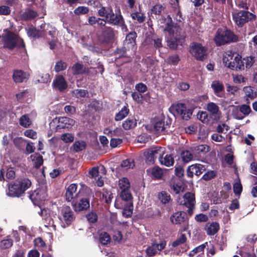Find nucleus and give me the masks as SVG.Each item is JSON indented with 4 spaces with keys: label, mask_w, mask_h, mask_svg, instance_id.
<instances>
[{
    "label": "nucleus",
    "mask_w": 257,
    "mask_h": 257,
    "mask_svg": "<svg viewBox=\"0 0 257 257\" xmlns=\"http://www.w3.org/2000/svg\"><path fill=\"white\" fill-rule=\"evenodd\" d=\"M137 37V34L136 32H131L126 36L124 44L131 49L132 51H134L135 47L136 39Z\"/></svg>",
    "instance_id": "22"
},
{
    "label": "nucleus",
    "mask_w": 257,
    "mask_h": 257,
    "mask_svg": "<svg viewBox=\"0 0 257 257\" xmlns=\"http://www.w3.org/2000/svg\"><path fill=\"white\" fill-rule=\"evenodd\" d=\"M164 148L161 147L157 146L146 150L144 155L145 157V162L148 165L154 164L157 158L163 156Z\"/></svg>",
    "instance_id": "9"
},
{
    "label": "nucleus",
    "mask_w": 257,
    "mask_h": 257,
    "mask_svg": "<svg viewBox=\"0 0 257 257\" xmlns=\"http://www.w3.org/2000/svg\"><path fill=\"white\" fill-rule=\"evenodd\" d=\"M213 40L217 46H221L232 42H236L238 37L234 33L226 28L217 29Z\"/></svg>",
    "instance_id": "3"
},
{
    "label": "nucleus",
    "mask_w": 257,
    "mask_h": 257,
    "mask_svg": "<svg viewBox=\"0 0 257 257\" xmlns=\"http://www.w3.org/2000/svg\"><path fill=\"white\" fill-rule=\"evenodd\" d=\"M77 185L75 183H72L69 185L66 190L65 194V199L67 202L71 203L76 198L77 193Z\"/></svg>",
    "instance_id": "19"
},
{
    "label": "nucleus",
    "mask_w": 257,
    "mask_h": 257,
    "mask_svg": "<svg viewBox=\"0 0 257 257\" xmlns=\"http://www.w3.org/2000/svg\"><path fill=\"white\" fill-rule=\"evenodd\" d=\"M115 31L110 27H105L102 30V34L99 36V40L102 44L112 43L114 41Z\"/></svg>",
    "instance_id": "13"
},
{
    "label": "nucleus",
    "mask_w": 257,
    "mask_h": 257,
    "mask_svg": "<svg viewBox=\"0 0 257 257\" xmlns=\"http://www.w3.org/2000/svg\"><path fill=\"white\" fill-rule=\"evenodd\" d=\"M165 8L164 5L157 4L152 8L151 13L155 15H161Z\"/></svg>",
    "instance_id": "40"
},
{
    "label": "nucleus",
    "mask_w": 257,
    "mask_h": 257,
    "mask_svg": "<svg viewBox=\"0 0 257 257\" xmlns=\"http://www.w3.org/2000/svg\"><path fill=\"white\" fill-rule=\"evenodd\" d=\"M158 198L163 204L168 203L171 200L170 195L166 191H162L159 193Z\"/></svg>",
    "instance_id": "35"
},
{
    "label": "nucleus",
    "mask_w": 257,
    "mask_h": 257,
    "mask_svg": "<svg viewBox=\"0 0 257 257\" xmlns=\"http://www.w3.org/2000/svg\"><path fill=\"white\" fill-rule=\"evenodd\" d=\"M113 194L110 191H105L102 194V198L105 200V203L109 204L113 198Z\"/></svg>",
    "instance_id": "57"
},
{
    "label": "nucleus",
    "mask_w": 257,
    "mask_h": 257,
    "mask_svg": "<svg viewBox=\"0 0 257 257\" xmlns=\"http://www.w3.org/2000/svg\"><path fill=\"white\" fill-rule=\"evenodd\" d=\"M131 17L134 20H137L139 23H142L145 21L146 17L143 13L135 12L131 14Z\"/></svg>",
    "instance_id": "47"
},
{
    "label": "nucleus",
    "mask_w": 257,
    "mask_h": 257,
    "mask_svg": "<svg viewBox=\"0 0 257 257\" xmlns=\"http://www.w3.org/2000/svg\"><path fill=\"white\" fill-rule=\"evenodd\" d=\"M88 175L91 178L96 179L99 176V168L98 167L92 168L88 172Z\"/></svg>",
    "instance_id": "60"
},
{
    "label": "nucleus",
    "mask_w": 257,
    "mask_h": 257,
    "mask_svg": "<svg viewBox=\"0 0 257 257\" xmlns=\"http://www.w3.org/2000/svg\"><path fill=\"white\" fill-rule=\"evenodd\" d=\"M72 206L76 212H82L90 208L89 198L86 197L80 191L77 192L76 198L71 203Z\"/></svg>",
    "instance_id": "6"
},
{
    "label": "nucleus",
    "mask_w": 257,
    "mask_h": 257,
    "mask_svg": "<svg viewBox=\"0 0 257 257\" xmlns=\"http://www.w3.org/2000/svg\"><path fill=\"white\" fill-rule=\"evenodd\" d=\"M211 87L216 96L221 97V93L224 90V87L222 82L218 80H214L212 82Z\"/></svg>",
    "instance_id": "28"
},
{
    "label": "nucleus",
    "mask_w": 257,
    "mask_h": 257,
    "mask_svg": "<svg viewBox=\"0 0 257 257\" xmlns=\"http://www.w3.org/2000/svg\"><path fill=\"white\" fill-rule=\"evenodd\" d=\"M72 147L74 152H79L85 149L86 143L83 141H77L73 144Z\"/></svg>",
    "instance_id": "38"
},
{
    "label": "nucleus",
    "mask_w": 257,
    "mask_h": 257,
    "mask_svg": "<svg viewBox=\"0 0 257 257\" xmlns=\"http://www.w3.org/2000/svg\"><path fill=\"white\" fill-rule=\"evenodd\" d=\"M170 109L185 120H188L191 118L193 111V109L187 108L185 104L183 103H178L172 105Z\"/></svg>",
    "instance_id": "10"
},
{
    "label": "nucleus",
    "mask_w": 257,
    "mask_h": 257,
    "mask_svg": "<svg viewBox=\"0 0 257 257\" xmlns=\"http://www.w3.org/2000/svg\"><path fill=\"white\" fill-rule=\"evenodd\" d=\"M61 213L62 215L64 223L63 227H66L71 224L75 218V214L70 207L63 206Z\"/></svg>",
    "instance_id": "14"
},
{
    "label": "nucleus",
    "mask_w": 257,
    "mask_h": 257,
    "mask_svg": "<svg viewBox=\"0 0 257 257\" xmlns=\"http://www.w3.org/2000/svg\"><path fill=\"white\" fill-rule=\"evenodd\" d=\"M137 124V121L133 117H129L122 123V126L125 130H129L135 128Z\"/></svg>",
    "instance_id": "29"
},
{
    "label": "nucleus",
    "mask_w": 257,
    "mask_h": 257,
    "mask_svg": "<svg viewBox=\"0 0 257 257\" xmlns=\"http://www.w3.org/2000/svg\"><path fill=\"white\" fill-rule=\"evenodd\" d=\"M99 240L102 244L106 245L110 242L111 238L108 233L103 232L99 235Z\"/></svg>",
    "instance_id": "44"
},
{
    "label": "nucleus",
    "mask_w": 257,
    "mask_h": 257,
    "mask_svg": "<svg viewBox=\"0 0 257 257\" xmlns=\"http://www.w3.org/2000/svg\"><path fill=\"white\" fill-rule=\"evenodd\" d=\"M38 15L37 12L30 8L27 9L24 12L21 14V19L24 21H27L35 19Z\"/></svg>",
    "instance_id": "27"
},
{
    "label": "nucleus",
    "mask_w": 257,
    "mask_h": 257,
    "mask_svg": "<svg viewBox=\"0 0 257 257\" xmlns=\"http://www.w3.org/2000/svg\"><path fill=\"white\" fill-rule=\"evenodd\" d=\"M130 112L129 109L127 107L124 106H123L121 110L117 113L114 117V119L115 121H120L122 120L124 118H125L128 114Z\"/></svg>",
    "instance_id": "34"
},
{
    "label": "nucleus",
    "mask_w": 257,
    "mask_h": 257,
    "mask_svg": "<svg viewBox=\"0 0 257 257\" xmlns=\"http://www.w3.org/2000/svg\"><path fill=\"white\" fill-rule=\"evenodd\" d=\"M148 173H150L155 179H160L163 175V172L159 167L155 166L150 170H147Z\"/></svg>",
    "instance_id": "33"
},
{
    "label": "nucleus",
    "mask_w": 257,
    "mask_h": 257,
    "mask_svg": "<svg viewBox=\"0 0 257 257\" xmlns=\"http://www.w3.org/2000/svg\"><path fill=\"white\" fill-rule=\"evenodd\" d=\"M88 221L90 223H95L97 221L98 216L95 212H91L86 215Z\"/></svg>",
    "instance_id": "62"
},
{
    "label": "nucleus",
    "mask_w": 257,
    "mask_h": 257,
    "mask_svg": "<svg viewBox=\"0 0 257 257\" xmlns=\"http://www.w3.org/2000/svg\"><path fill=\"white\" fill-rule=\"evenodd\" d=\"M118 187L121 190L130 189V183L129 180L126 177H122L119 179Z\"/></svg>",
    "instance_id": "39"
},
{
    "label": "nucleus",
    "mask_w": 257,
    "mask_h": 257,
    "mask_svg": "<svg viewBox=\"0 0 257 257\" xmlns=\"http://www.w3.org/2000/svg\"><path fill=\"white\" fill-rule=\"evenodd\" d=\"M32 185L31 180L26 177L18 178L8 184L7 195L11 197H20Z\"/></svg>",
    "instance_id": "1"
},
{
    "label": "nucleus",
    "mask_w": 257,
    "mask_h": 257,
    "mask_svg": "<svg viewBox=\"0 0 257 257\" xmlns=\"http://www.w3.org/2000/svg\"><path fill=\"white\" fill-rule=\"evenodd\" d=\"M171 121L169 119L165 120V118L155 117L152 122L154 130L158 135H165L167 129L170 127Z\"/></svg>",
    "instance_id": "11"
},
{
    "label": "nucleus",
    "mask_w": 257,
    "mask_h": 257,
    "mask_svg": "<svg viewBox=\"0 0 257 257\" xmlns=\"http://www.w3.org/2000/svg\"><path fill=\"white\" fill-rule=\"evenodd\" d=\"M157 249L158 245H157V243H152L151 246H149L147 248L146 252L148 256H153L157 253Z\"/></svg>",
    "instance_id": "42"
},
{
    "label": "nucleus",
    "mask_w": 257,
    "mask_h": 257,
    "mask_svg": "<svg viewBox=\"0 0 257 257\" xmlns=\"http://www.w3.org/2000/svg\"><path fill=\"white\" fill-rule=\"evenodd\" d=\"M53 89L60 92H63L67 89L68 84L62 75H56L52 83Z\"/></svg>",
    "instance_id": "16"
},
{
    "label": "nucleus",
    "mask_w": 257,
    "mask_h": 257,
    "mask_svg": "<svg viewBox=\"0 0 257 257\" xmlns=\"http://www.w3.org/2000/svg\"><path fill=\"white\" fill-rule=\"evenodd\" d=\"M175 174L178 177H182L184 175V170L183 169V166L177 165L175 168Z\"/></svg>",
    "instance_id": "61"
},
{
    "label": "nucleus",
    "mask_w": 257,
    "mask_h": 257,
    "mask_svg": "<svg viewBox=\"0 0 257 257\" xmlns=\"http://www.w3.org/2000/svg\"><path fill=\"white\" fill-rule=\"evenodd\" d=\"M67 64L65 62L60 60L58 61L54 66V70L56 72L59 73L66 69Z\"/></svg>",
    "instance_id": "41"
},
{
    "label": "nucleus",
    "mask_w": 257,
    "mask_h": 257,
    "mask_svg": "<svg viewBox=\"0 0 257 257\" xmlns=\"http://www.w3.org/2000/svg\"><path fill=\"white\" fill-rule=\"evenodd\" d=\"M120 197L122 200L132 201L133 197L130 189L122 190L120 193Z\"/></svg>",
    "instance_id": "43"
},
{
    "label": "nucleus",
    "mask_w": 257,
    "mask_h": 257,
    "mask_svg": "<svg viewBox=\"0 0 257 257\" xmlns=\"http://www.w3.org/2000/svg\"><path fill=\"white\" fill-rule=\"evenodd\" d=\"M239 111L244 116L248 115L251 111V108L248 105L242 104L239 106Z\"/></svg>",
    "instance_id": "56"
},
{
    "label": "nucleus",
    "mask_w": 257,
    "mask_h": 257,
    "mask_svg": "<svg viewBox=\"0 0 257 257\" xmlns=\"http://www.w3.org/2000/svg\"><path fill=\"white\" fill-rule=\"evenodd\" d=\"M72 70L74 75H82L89 74L90 72L89 68L85 67L82 64L77 62L72 67Z\"/></svg>",
    "instance_id": "23"
},
{
    "label": "nucleus",
    "mask_w": 257,
    "mask_h": 257,
    "mask_svg": "<svg viewBox=\"0 0 257 257\" xmlns=\"http://www.w3.org/2000/svg\"><path fill=\"white\" fill-rule=\"evenodd\" d=\"M177 201L179 205H183L188 208L187 213L190 216L193 215L196 202L194 194L187 192L183 196H179L177 197Z\"/></svg>",
    "instance_id": "7"
},
{
    "label": "nucleus",
    "mask_w": 257,
    "mask_h": 257,
    "mask_svg": "<svg viewBox=\"0 0 257 257\" xmlns=\"http://www.w3.org/2000/svg\"><path fill=\"white\" fill-rule=\"evenodd\" d=\"M241 56L238 54L234 56L228 55V57L223 58V62L225 66L232 70H243L244 69V62L242 60Z\"/></svg>",
    "instance_id": "5"
},
{
    "label": "nucleus",
    "mask_w": 257,
    "mask_h": 257,
    "mask_svg": "<svg viewBox=\"0 0 257 257\" xmlns=\"http://www.w3.org/2000/svg\"><path fill=\"white\" fill-rule=\"evenodd\" d=\"M132 97L133 100L138 103H142L143 101V96L141 93L138 92H133L132 93Z\"/></svg>",
    "instance_id": "55"
},
{
    "label": "nucleus",
    "mask_w": 257,
    "mask_h": 257,
    "mask_svg": "<svg viewBox=\"0 0 257 257\" xmlns=\"http://www.w3.org/2000/svg\"><path fill=\"white\" fill-rule=\"evenodd\" d=\"M207 48L201 44L193 42L192 44L190 52L196 60L203 61L207 57Z\"/></svg>",
    "instance_id": "12"
},
{
    "label": "nucleus",
    "mask_w": 257,
    "mask_h": 257,
    "mask_svg": "<svg viewBox=\"0 0 257 257\" xmlns=\"http://www.w3.org/2000/svg\"><path fill=\"white\" fill-rule=\"evenodd\" d=\"M207 110L212 114H217L219 111V107L214 102H209L207 106Z\"/></svg>",
    "instance_id": "49"
},
{
    "label": "nucleus",
    "mask_w": 257,
    "mask_h": 257,
    "mask_svg": "<svg viewBox=\"0 0 257 257\" xmlns=\"http://www.w3.org/2000/svg\"><path fill=\"white\" fill-rule=\"evenodd\" d=\"M75 120L67 117H61L58 120V128H69L75 123Z\"/></svg>",
    "instance_id": "20"
},
{
    "label": "nucleus",
    "mask_w": 257,
    "mask_h": 257,
    "mask_svg": "<svg viewBox=\"0 0 257 257\" xmlns=\"http://www.w3.org/2000/svg\"><path fill=\"white\" fill-rule=\"evenodd\" d=\"M195 219L197 222H207L208 220V217L206 214L199 213L195 215Z\"/></svg>",
    "instance_id": "64"
},
{
    "label": "nucleus",
    "mask_w": 257,
    "mask_h": 257,
    "mask_svg": "<svg viewBox=\"0 0 257 257\" xmlns=\"http://www.w3.org/2000/svg\"><path fill=\"white\" fill-rule=\"evenodd\" d=\"M121 166L125 169L133 168L135 166V163L133 160L127 159L122 161Z\"/></svg>",
    "instance_id": "51"
},
{
    "label": "nucleus",
    "mask_w": 257,
    "mask_h": 257,
    "mask_svg": "<svg viewBox=\"0 0 257 257\" xmlns=\"http://www.w3.org/2000/svg\"><path fill=\"white\" fill-rule=\"evenodd\" d=\"M29 197L35 205H39L41 201L44 200V197L41 194V190H40L29 193Z\"/></svg>",
    "instance_id": "25"
},
{
    "label": "nucleus",
    "mask_w": 257,
    "mask_h": 257,
    "mask_svg": "<svg viewBox=\"0 0 257 257\" xmlns=\"http://www.w3.org/2000/svg\"><path fill=\"white\" fill-rule=\"evenodd\" d=\"M13 243L12 239H5L2 240L0 242V246L3 249H6L11 247Z\"/></svg>",
    "instance_id": "53"
},
{
    "label": "nucleus",
    "mask_w": 257,
    "mask_h": 257,
    "mask_svg": "<svg viewBox=\"0 0 257 257\" xmlns=\"http://www.w3.org/2000/svg\"><path fill=\"white\" fill-rule=\"evenodd\" d=\"M98 15L100 17H105L108 24L113 25H120L122 29L125 28L127 30L122 16L120 14H115L111 7H102L98 10Z\"/></svg>",
    "instance_id": "2"
},
{
    "label": "nucleus",
    "mask_w": 257,
    "mask_h": 257,
    "mask_svg": "<svg viewBox=\"0 0 257 257\" xmlns=\"http://www.w3.org/2000/svg\"><path fill=\"white\" fill-rule=\"evenodd\" d=\"M188 218L184 211H177L170 216V221L173 224L178 225L183 224L188 225Z\"/></svg>",
    "instance_id": "15"
},
{
    "label": "nucleus",
    "mask_w": 257,
    "mask_h": 257,
    "mask_svg": "<svg viewBox=\"0 0 257 257\" xmlns=\"http://www.w3.org/2000/svg\"><path fill=\"white\" fill-rule=\"evenodd\" d=\"M220 225L218 222L213 221L206 224L205 229L207 235L212 236L215 235L219 230Z\"/></svg>",
    "instance_id": "21"
},
{
    "label": "nucleus",
    "mask_w": 257,
    "mask_h": 257,
    "mask_svg": "<svg viewBox=\"0 0 257 257\" xmlns=\"http://www.w3.org/2000/svg\"><path fill=\"white\" fill-rule=\"evenodd\" d=\"M61 139L66 143H70L73 142L74 137L71 134L65 133L61 135Z\"/></svg>",
    "instance_id": "52"
},
{
    "label": "nucleus",
    "mask_w": 257,
    "mask_h": 257,
    "mask_svg": "<svg viewBox=\"0 0 257 257\" xmlns=\"http://www.w3.org/2000/svg\"><path fill=\"white\" fill-rule=\"evenodd\" d=\"M27 73L22 70H14L13 79L15 83H22L28 79Z\"/></svg>",
    "instance_id": "24"
},
{
    "label": "nucleus",
    "mask_w": 257,
    "mask_h": 257,
    "mask_svg": "<svg viewBox=\"0 0 257 257\" xmlns=\"http://www.w3.org/2000/svg\"><path fill=\"white\" fill-rule=\"evenodd\" d=\"M232 19L238 28H242L245 24L256 19V16L248 11H239L232 14Z\"/></svg>",
    "instance_id": "8"
},
{
    "label": "nucleus",
    "mask_w": 257,
    "mask_h": 257,
    "mask_svg": "<svg viewBox=\"0 0 257 257\" xmlns=\"http://www.w3.org/2000/svg\"><path fill=\"white\" fill-rule=\"evenodd\" d=\"M27 34L29 37L36 39L43 37L44 35V31L38 30L36 28H29Z\"/></svg>",
    "instance_id": "30"
},
{
    "label": "nucleus",
    "mask_w": 257,
    "mask_h": 257,
    "mask_svg": "<svg viewBox=\"0 0 257 257\" xmlns=\"http://www.w3.org/2000/svg\"><path fill=\"white\" fill-rule=\"evenodd\" d=\"M133 203L132 202L128 203V205L123 209L122 215L126 218L130 217L133 214Z\"/></svg>",
    "instance_id": "46"
},
{
    "label": "nucleus",
    "mask_w": 257,
    "mask_h": 257,
    "mask_svg": "<svg viewBox=\"0 0 257 257\" xmlns=\"http://www.w3.org/2000/svg\"><path fill=\"white\" fill-rule=\"evenodd\" d=\"M181 158L184 162V165L185 164L190 162L192 160L193 156L192 154L188 150L183 151L180 154Z\"/></svg>",
    "instance_id": "36"
},
{
    "label": "nucleus",
    "mask_w": 257,
    "mask_h": 257,
    "mask_svg": "<svg viewBox=\"0 0 257 257\" xmlns=\"http://www.w3.org/2000/svg\"><path fill=\"white\" fill-rule=\"evenodd\" d=\"M4 40V47L9 50H13L17 47L18 48H25L23 39L19 38L14 33L7 31L5 35L2 36Z\"/></svg>",
    "instance_id": "4"
},
{
    "label": "nucleus",
    "mask_w": 257,
    "mask_h": 257,
    "mask_svg": "<svg viewBox=\"0 0 257 257\" xmlns=\"http://www.w3.org/2000/svg\"><path fill=\"white\" fill-rule=\"evenodd\" d=\"M135 89L140 93H144L148 90V87L146 84L140 82L135 85Z\"/></svg>",
    "instance_id": "63"
},
{
    "label": "nucleus",
    "mask_w": 257,
    "mask_h": 257,
    "mask_svg": "<svg viewBox=\"0 0 257 257\" xmlns=\"http://www.w3.org/2000/svg\"><path fill=\"white\" fill-rule=\"evenodd\" d=\"M243 90L245 93V97H246V100L247 101H248L249 99L252 100L257 97V88L251 86H247L244 87Z\"/></svg>",
    "instance_id": "26"
},
{
    "label": "nucleus",
    "mask_w": 257,
    "mask_h": 257,
    "mask_svg": "<svg viewBox=\"0 0 257 257\" xmlns=\"http://www.w3.org/2000/svg\"><path fill=\"white\" fill-rule=\"evenodd\" d=\"M187 240L186 234H181L176 240L174 241L172 244V246L176 247L180 244L184 243Z\"/></svg>",
    "instance_id": "48"
},
{
    "label": "nucleus",
    "mask_w": 257,
    "mask_h": 257,
    "mask_svg": "<svg viewBox=\"0 0 257 257\" xmlns=\"http://www.w3.org/2000/svg\"><path fill=\"white\" fill-rule=\"evenodd\" d=\"M215 176L216 173L214 171H208L203 175L202 179L205 181H208L214 178Z\"/></svg>",
    "instance_id": "58"
},
{
    "label": "nucleus",
    "mask_w": 257,
    "mask_h": 257,
    "mask_svg": "<svg viewBox=\"0 0 257 257\" xmlns=\"http://www.w3.org/2000/svg\"><path fill=\"white\" fill-rule=\"evenodd\" d=\"M34 242L35 245L38 248L44 249L46 247V243L41 237H39L35 238Z\"/></svg>",
    "instance_id": "59"
},
{
    "label": "nucleus",
    "mask_w": 257,
    "mask_h": 257,
    "mask_svg": "<svg viewBox=\"0 0 257 257\" xmlns=\"http://www.w3.org/2000/svg\"><path fill=\"white\" fill-rule=\"evenodd\" d=\"M89 12V9L84 6H79L74 11V13L76 15L86 14Z\"/></svg>",
    "instance_id": "54"
},
{
    "label": "nucleus",
    "mask_w": 257,
    "mask_h": 257,
    "mask_svg": "<svg viewBox=\"0 0 257 257\" xmlns=\"http://www.w3.org/2000/svg\"><path fill=\"white\" fill-rule=\"evenodd\" d=\"M204 171H205V167L204 165L200 164H193L187 168V175L190 178H192L194 174L198 176Z\"/></svg>",
    "instance_id": "18"
},
{
    "label": "nucleus",
    "mask_w": 257,
    "mask_h": 257,
    "mask_svg": "<svg viewBox=\"0 0 257 257\" xmlns=\"http://www.w3.org/2000/svg\"><path fill=\"white\" fill-rule=\"evenodd\" d=\"M134 51H132L130 48L123 44L120 48H117L114 51V54L118 55V58H125L126 62H130L131 60V56L133 55Z\"/></svg>",
    "instance_id": "17"
},
{
    "label": "nucleus",
    "mask_w": 257,
    "mask_h": 257,
    "mask_svg": "<svg viewBox=\"0 0 257 257\" xmlns=\"http://www.w3.org/2000/svg\"><path fill=\"white\" fill-rule=\"evenodd\" d=\"M19 123L21 126L27 128L30 126L32 122L29 116L25 114L20 117Z\"/></svg>",
    "instance_id": "45"
},
{
    "label": "nucleus",
    "mask_w": 257,
    "mask_h": 257,
    "mask_svg": "<svg viewBox=\"0 0 257 257\" xmlns=\"http://www.w3.org/2000/svg\"><path fill=\"white\" fill-rule=\"evenodd\" d=\"M207 244V242H205L194 248L189 252V255L190 257L194 256L196 253H198V254H204V248Z\"/></svg>",
    "instance_id": "37"
},
{
    "label": "nucleus",
    "mask_w": 257,
    "mask_h": 257,
    "mask_svg": "<svg viewBox=\"0 0 257 257\" xmlns=\"http://www.w3.org/2000/svg\"><path fill=\"white\" fill-rule=\"evenodd\" d=\"M163 156L159 157V160L162 165H164L167 167L173 166L174 163V160L172 155H166L164 158Z\"/></svg>",
    "instance_id": "31"
},
{
    "label": "nucleus",
    "mask_w": 257,
    "mask_h": 257,
    "mask_svg": "<svg viewBox=\"0 0 257 257\" xmlns=\"http://www.w3.org/2000/svg\"><path fill=\"white\" fill-rule=\"evenodd\" d=\"M180 60L178 55L174 54L170 56L167 59V63L169 64L176 66L178 64Z\"/></svg>",
    "instance_id": "50"
},
{
    "label": "nucleus",
    "mask_w": 257,
    "mask_h": 257,
    "mask_svg": "<svg viewBox=\"0 0 257 257\" xmlns=\"http://www.w3.org/2000/svg\"><path fill=\"white\" fill-rule=\"evenodd\" d=\"M192 150L198 155H204L210 150V147L207 145H199L192 148Z\"/></svg>",
    "instance_id": "32"
}]
</instances>
